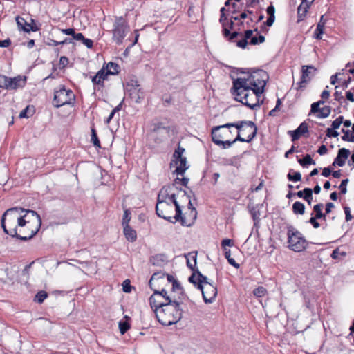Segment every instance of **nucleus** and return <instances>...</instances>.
Returning a JSON list of instances; mask_svg holds the SVG:
<instances>
[{
    "label": "nucleus",
    "mask_w": 354,
    "mask_h": 354,
    "mask_svg": "<svg viewBox=\"0 0 354 354\" xmlns=\"http://www.w3.org/2000/svg\"><path fill=\"white\" fill-rule=\"evenodd\" d=\"M199 290H201L203 298L206 304L212 303L217 295V289L216 286L211 283H206L205 286L199 288Z\"/></svg>",
    "instance_id": "obj_11"
},
{
    "label": "nucleus",
    "mask_w": 354,
    "mask_h": 354,
    "mask_svg": "<svg viewBox=\"0 0 354 354\" xmlns=\"http://www.w3.org/2000/svg\"><path fill=\"white\" fill-rule=\"evenodd\" d=\"M8 77L0 74V88L6 89Z\"/></svg>",
    "instance_id": "obj_51"
},
{
    "label": "nucleus",
    "mask_w": 354,
    "mask_h": 354,
    "mask_svg": "<svg viewBox=\"0 0 354 354\" xmlns=\"http://www.w3.org/2000/svg\"><path fill=\"white\" fill-rule=\"evenodd\" d=\"M124 234L126 239L131 242H133L137 239V234L136 230L131 228L129 225L124 227Z\"/></svg>",
    "instance_id": "obj_26"
},
{
    "label": "nucleus",
    "mask_w": 354,
    "mask_h": 354,
    "mask_svg": "<svg viewBox=\"0 0 354 354\" xmlns=\"http://www.w3.org/2000/svg\"><path fill=\"white\" fill-rule=\"evenodd\" d=\"M26 77H24V79L21 76H17L13 78L8 77L7 82V88L8 90H15L18 88L23 87L25 85Z\"/></svg>",
    "instance_id": "obj_15"
},
{
    "label": "nucleus",
    "mask_w": 354,
    "mask_h": 354,
    "mask_svg": "<svg viewBox=\"0 0 354 354\" xmlns=\"http://www.w3.org/2000/svg\"><path fill=\"white\" fill-rule=\"evenodd\" d=\"M292 212L295 214L303 215L305 213V205L299 201H296L292 205Z\"/></svg>",
    "instance_id": "obj_29"
},
{
    "label": "nucleus",
    "mask_w": 354,
    "mask_h": 354,
    "mask_svg": "<svg viewBox=\"0 0 354 354\" xmlns=\"http://www.w3.org/2000/svg\"><path fill=\"white\" fill-rule=\"evenodd\" d=\"M327 151L328 149L324 145H321L319 149L317 150V152L319 155H324L327 153Z\"/></svg>",
    "instance_id": "obj_64"
},
{
    "label": "nucleus",
    "mask_w": 354,
    "mask_h": 354,
    "mask_svg": "<svg viewBox=\"0 0 354 354\" xmlns=\"http://www.w3.org/2000/svg\"><path fill=\"white\" fill-rule=\"evenodd\" d=\"M331 108L329 106H326L320 109L319 115H317L319 118H326L330 114Z\"/></svg>",
    "instance_id": "obj_36"
},
{
    "label": "nucleus",
    "mask_w": 354,
    "mask_h": 354,
    "mask_svg": "<svg viewBox=\"0 0 354 354\" xmlns=\"http://www.w3.org/2000/svg\"><path fill=\"white\" fill-rule=\"evenodd\" d=\"M341 131L344 133V135L342 136V140L354 142L353 133H352L350 130H346L344 129H342Z\"/></svg>",
    "instance_id": "obj_32"
},
{
    "label": "nucleus",
    "mask_w": 354,
    "mask_h": 354,
    "mask_svg": "<svg viewBox=\"0 0 354 354\" xmlns=\"http://www.w3.org/2000/svg\"><path fill=\"white\" fill-rule=\"evenodd\" d=\"M298 162L304 167L308 165H315V162L309 154H306L302 159H299Z\"/></svg>",
    "instance_id": "obj_33"
},
{
    "label": "nucleus",
    "mask_w": 354,
    "mask_h": 354,
    "mask_svg": "<svg viewBox=\"0 0 354 354\" xmlns=\"http://www.w3.org/2000/svg\"><path fill=\"white\" fill-rule=\"evenodd\" d=\"M62 32L66 35L73 36L75 34V30L73 28L62 29Z\"/></svg>",
    "instance_id": "obj_63"
},
{
    "label": "nucleus",
    "mask_w": 354,
    "mask_h": 354,
    "mask_svg": "<svg viewBox=\"0 0 354 354\" xmlns=\"http://www.w3.org/2000/svg\"><path fill=\"white\" fill-rule=\"evenodd\" d=\"M292 169H290L287 175V178L288 179V180L293 182L300 181L301 179V174H300V172L297 171L294 172V174H292Z\"/></svg>",
    "instance_id": "obj_35"
},
{
    "label": "nucleus",
    "mask_w": 354,
    "mask_h": 354,
    "mask_svg": "<svg viewBox=\"0 0 354 354\" xmlns=\"http://www.w3.org/2000/svg\"><path fill=\"white\" fill-rule=\"evenodd\" d=\"M308 7V2H307L306 0H302V2L297 8L298 17L299 19L306 15Z\"/></svg>",
    "instance_id": "obj_28"
},
{
    "label": "nucleus",
    "mask_w": 354,
    "mask_h": 354,
    "mask_svg": "<svg viewBox=\"0 0 354 354\" xmlns=\"http://www.w3.org/2000/svg\"><path fill=\"white\" fill-rule=\"evenodd\" d=\"M316 68L313 66H302L301 77L299 82L297 83V89H303L315 75Z\"/></svg>",
    "instance_id": "obj_9"
},
{
    "label": "nucleus",
    "mask_w": 354,
    "mask_h": 354,
    "mask_svg": "<svg viewBox=\"0 0 354 354\" xmlns=\"http://www.w3.org/2000/svg\"><path fill=\"white\" fill-rule=\"evenodd\" d=\"M132 101L136 103H140L145 97L144 91L141 88H136L127 91Z\"/></svg>",
    "instance_id": "obj_20"
},
{
    "label": "nucleus",
    "mask_w": 354,
    "mask_h": 354,
    "mask_svg": "<svg viewBox=\"0 0 354 354\" xmlns=\"http://www.w3.org/2000/svg\"><path fill=\"white\" fill-rule=\"evenodd\" d=\"M174 296L169 295L165 289H162L160 291L154 290L149 297V304L155 315L156 314V309L165 307L167 304V301L171 299Z\"/></svg>",
    "instance_id": "obj_6"
},
{
    "label": "nucleus",
    "mask_w": 354,
    "mask_h": 354,
    "mask_svg": "<svg viewBox=\"0 0 354 354\" xmlns=\"http://www.w3.org/2000/svg\"><path fill=\"white\" fill-rule=\"evenodd\" d=\"M226 20H227V17L225 16V13H223V15H221L219 21L222 24V27H223L222 32H223V35L225 37H227L230 35V30L227 28V24L225 23Z\"/></svg>",
    "instance_id": "obj_31"
},
{
    "label": "nucleus",
    "mask_w": 354,
    "mask_h": 354,
    "mask_svg": "<svg viewBox=\"0 0 354 354\" xmlns=\"http://www.w3.org/2000/svg\"><path fill=\"white\" fill-rule=\"evenodd\" d=\"M47 296L48 294L45 291L41 290L37 293L35 300L37 301L39 304H41L47 297Z\"/></svg>",
    "instance_id": "obj_44"
},
{
    "label": "nucleus",
    "mask_w": 354,
    "mask_h": 354,
    "mask_svg": "<svg viewBox=\"0 0 354 354\" xmlns=\"http://www.w3.org/2000/svg\"><path fill=\"white\" fill-rule=\"evenodd\" d=\"M350 155V151L345 148L339 149L337 157L335 158L333 163V166L338 165L339 167H343L345 165L346 159Z\"/></svg>",
    "instance_id": "obj_16"
},
{
    "label": "nucleus",
    "mask_w": 354,
    "mask_h": 354,
    "mask_svg": "<svg viewBox=\"0 0 354 354\" xmlns=\"http://www.w3.org/2000/svg\"><path fill=\"white\" fill-rule=\"evenodd\" d=\"M266 11H267V13L269 15V17H275L274 16L275 9L272 5L269 6L267 8Z\"/></svg>",
    "instance_id": "obj_62"
},
{
    "label": "nucleus",
    "mask_w": 354,
    "mask_h": 354,
    "mask_svg": "<svg viewBox=\"0 0 354 354\" xmlns=\"http://www.w3.org/2000/svg\"><path fill=\"white\" fill-rule=\"evenodd\" d=\"M234 143V141H230V140H216L215 144L218 146H222L223 149L229 148Z\"/></svg>",
    "instance_id": "obj_40"
},
{
    "label": "nucleus",
    "mask_w": 354,
    "mask_h": 354,
    "mask_svg": "<svg viewBox=\"0 0 354 354\" xmlns=\"http://www.w3.org/2000/svg\"><path fill=\"white\" fill-rule=\"evenodd\" d=\"M130 328V325L127 322L120 321L119 322V328L121 334H124Z\"/></svg>",
    "instance_id": "obj_46"
},
{
    "label": "nucleus",
    "mask_w": 354,
    "mask_h": 354,
    "mask_svg": "<svg viewBox=\"0 0 354 354\" xmlns=\"http://www.w3.org/2000/svg\"><path fill=\"white\" fill-rule=\"evenodd\" d=\"M250 125L245 124V126L243 127V129L241 131L242 134L246 137L245 138L246 142H250L257 135V128L254 123L253 127L252 128V130H250Z\"/></svg>",
    "instance_id": "obj_19"
},
{
    "label": "nucleus",
    "mask_w": 354,
    "mask_h": 354,
    "mask_svg": "<svg viewBox=\"0 0 354 354\" xmlns=\"http://www.w3.org/2000/svg\"><path fill=\"white\" fill-rule=\"evenodd\" d=\"M82 43L84 44L87 48H91L93 47V41L90 39H86L84 37V39H82Z\"/></svg>",
    "instance_id": "obj_60"
},
{
    "label": "nucleus",
    "mask_w": 354,
    "mask_h": 354,
    "mask_svg": "<svg viewBox=\"0 0 354 354\" xmlns=\"http://www.w3.org/2000/svg\"><path fill=\"white\" fill-rule=\"evenodd\" d=\"M1 224L7 234L21 241H28L39 230L41 218L34 210L15 207L4 212Z\"/></svg>",
    "instance_id": "obj_1"
},
{
    "label": "nucleus",
    "mask_w": 354,
    "mask_h": 354,
    "mask_svg": "<svg viewBox=\"0 0 354 354\" xmlns=\"http://www.w3.org/2000/svg\"><path fill=\"white\" fill-rule=\"evenodd\" d=\"M91 141L95 147H100V142L97 138L95 129H91Z\"/></svg>",
    "instance_id": "obj_41"
},
{
    "label": "nucleus",
    "mask_w": 354,
    "mask_h": 354,
    "mask_svg": "<svg viewBox=\"0 0 354 354\" xmlns=\"http://www.w3.org/2000/svg\"><path fill=\"white\" fill-rule=\"evenodd\" d=\"M322 207L323 204L322 203H318L314 205L313 207V211L315 212L316 218H322V217L324 216V214L322 213Z\"/></svg>",
    "instance_id": "obj_37"
},
{
    "label": "nucleus",
    "mask_w": 354,
    "mask_h": 354,
    "mask_svg": "<svg viewBox=\"0 0 354 354\" xmlns=\"http://www.w3.org/2000/svg\"><path fill=\"white\" fill-rule=\"evenodd\" d=\"M183 154L179 153L178 151H174L173 154V158L174 160L170 163L171 167L174 166V163H175V161H178V160H180L181 158H183Z\"/></svg>",
    "instance_id": "obj_54"
},
{
    "label": "nucleus",
    "mask_w": 354,
    "mask_h": 354,
    "mask_svg": "<svg viewBox=\"0 0 354 354\" xmlns=\"http://www.w3.org/2000/svg\"><path fill=\"white\" fill-rule=\"evenodd\" d=\"M75 99L73 92L70 89H66L64 86H59L54 91V97L53 100V105L57 107H61L66 104L73 103Z\"/></svg>",
    "instance_id": "obj_5"
},
{
    "label": "nucleus",
    "mask_w": 354,
    "mask_h": 354,
    "mask_svg": "<svg viewBox=\"0 0 354 354\" xmlns=\"http://www.w3.org/2000/svg\"><path fill=\"white\" fill-rule=\"evenodd\" d=\"M266 289L263 286H259L253 290V294L257 297H261L266 293Z\"/></svg>",
    "instance_id": "obj_42"
},
{
    "label": "nucleus",
    "mask_w": 354,
    "mask_h": 354,
    "mask_svg": "<svg viewBox=\"0 0 354 354\" xmlns=\"http://www.w3.org/2000/svg\"><path fill=\"white\" fill-rule=\"evenodd\" d=\"M233 245V241L231 239H225L221 242V247L223 250H227V246L231 247Z\"/></svg>",
    "instance_id": "obj_55"
},
{
    "label": "nucleus",
    "mask_w": 354,
    "mask_h": 354,
    "mask_svg": "<svg viewBox=\"0 0 354 354\" xmlns=\"http://www.w3.org/2000/svg\"><path fill=\"white\" fill-rule=\"evenodd\" d=\"M97 73H102V75H100V80L102 86H104V81L107 79V77L109 75L111 74L108 73V71H106L105 69V66H103V67Z\"/></svg>",
    "instance_id": "obj_45"
},
{
    "label": "nucleus",
    "mask_w": 354,
    "mask_h": 354,
    "mask_svg": "<svg viewBox=\"0 0 354 354\" xmlns=\"http://www.w3.org/2000/svg\"><path fill=\"white\" fill-rule=\"evenodd\" d=\"M348 183V179H344L341 182L340 185L339 186V188L341 191V193L344 194L347 192L346 185Z\"/></svg>",
    "instance_id": "obj_52"
},
{
    "label": "nucleus",
    "mask_w": 354,
    "mask_h": 354,
    "mask_svg": "<svg viewBox=\"0 0 354 354\" xmlns=\"http://www.w3.org/2000/svg\"><path fill=\"white\" fill-rule=\"evenodd\" d=\"M343 116H339L337 118H336L334 121H333L331 124V128L333 129H337L339 128L340 125L343 122Z\"/></svg>",
    "instance_id": "obj_49"
},
{
    "label": "nucleus",
    "mask_w": 354,
    "mask_h": 354,
    "mask_svg": "<svg viewBox=\"0 0 354 354\" xmlns=\"http://www.w3.org/2000/svg\"><path fill=\"white\" fill-rule=\"evenodd\" d=\"M253 32L254 31L252 30H245L243 35V38L236 42V46L243 49L245 48L247 45L250 44L248 40L250 39V41L252 37H255L253 35Z\"/></svg>",
    "instance_id": "obj_21"
},
{
    "label": "nucleus",
    "mask_w": 354,
    "mask_h": 354,
    "mask_svg": "<svg viewBox=\"0 0 354 354\" xmlns=\"http://www.w3.org/2000/svg\"><path fill=\"white\" fill-rule=\"evenodd\" d=\"M228 128L227 127H223V125L216 126L212 128V141L215 143L216 140H223V139L227 138L231 133V131L230 130H224L220 131L221 129Z\"/></svg>",
    "instance_id": "obj_12"
},
{
    "label": "nucleus",
    "mask_w": 354,
    "mask_h": 354,
    "mask_svg": "<svg viewBox=\"0 0 354 354\" xmlns=\"http://www.w3.org/2000/svg\"><path fill=\"white\" fill-rule=\"evenodd\" d=\"M189 281L196 286L198 289L205 286L206 283H210L207 281V277L203 275L198 270L189 277Z\"/></svg>",
    "instance_id": "obj_14"
},
{
    "label": "nucleus",
    "mask_w": 354,
    "mask_h": 354,
    "mask_svg": "<svg viewBox=\"0 0 354 354\" xmlns=\"http://www.w3.org/2000/svg\"><path fill=\"white\" fill-rule=\"evenodd\" d=\"M241 30V28H239L238 30H236L234 32H233L232 33H230V35L227 37H228V39L230 41H233L235 38H236L238 36H242V33L240 32L239 31Z\"/></svg>",
    "instance_id": "obj_53"
},
{
    "label": "nucleus",
    "mask_w": 354,
    "mask_h": 354,
    "mask_svg": "<svg viewBox=\"0 0 354 354\" xmlns=\"http://www.w3.org/2000/svg\"><path fill=\"white\" fill-rule=\"evenodd\" d=\"M175 207L169 201H157L156 206V214L172 223L176 222V221H173L174 216H172Z\"/></svg>",
    "instance_id": "obj_7"
},
{
    "label": "nucleus",
    "mask_w": 354,
    "mask_h": 354,
    "mask_svg": "<svg viewBox=\"0 0 354 354\" xmlns=\"http://www.w3.org/2000/svg\"><path fill=\"white\" fill-rule=\"evenodd\" d=\"M128 31L129 27L124 19L122 17L117 18L113 30V39L118 44H122Z\"/></svg>",
    "instance_id": "obj_8"
},
{
    "label": "nucleus",
    "mask_w": 354,
    "mask_h": 354,
    "mask_svg": "<svg viewBox=\"0 0 354 354\" xmlns=\"http://www.w3.org/2000/svg\"><path fill=\"white\" fill-rule=\"evenodd\" d=\"M320 109L319 106V103H313L311 104V109H310V112L312 113H319V111H320Z\"/></svg>",
    "instance_id": "obj_59"
},
{
    "label": "nucleus",
    "mask_w": 354,
    "mask_h": 354,
    "mask_svg": "<svg viewBox=\"0 0 354 354\" xmlns=\"http://www.w3.org/2000/svg\"><path fill=\"white\" fill-rule=\"evenodd\" d=\"M16 22L19 30H22L24 32H29L30 31L36 32L38 30L37 27H31L30 28H26V24H27L26 21L20 17H17L16 18Z\"/></svg>",
    "instance_id": "obj_24"
},
{
    "label": "nucleus",
    "mask_w": 354,
    "mask_h": 354,
    "mask_svg": "<svg viewBox=\"0 0 354 354\" xmlns=\"http://www.w3.org/2000/svg\"><path fill=\"white\" fill-rule=\"evenodd\" d=\"M265 37L263 35H259L258 37L255 36L252 37V39L249 41L251 45H257L259 44H262L265 41Z\"/></svg>",
    "instance_id": "obj_43"
},
{
    "label": "nucleus",
    "mask_w": 354,
    "mask_h": 354,
    "mask_svg": "<svg viewBox=\"0 0 354 354\" xmlns=\"http://www.w3.org/2000/svg\"><path fill=\"white\" fill-rule=\"evenodd\" d=\"M167 302V304L165 307L156 309V317L161 324L171 326L177 323L182 318L183 309L180 305L183 301L180 297L177 299L174 295Z\"/></svg>",
    "instance_id": "obj_3"
},
{
    "label": "nucleus",
    "mask_w": 354,
    "mask_h": 354,
    "mask_svg": "<svg viewBox=\"0 0 354 354\" xmlns=\"http://www.w3.org/2000/svg\"><path fill=\"white\" fill-rule=\"evenodd\" d=\"M187 258V266L189 267L193 272H195V266L196 265L197 252H189L185 256Z\"/></svg>",
    "instance_id": "obj_25"
},
{
    "label": "nucleus",
    "mask_w": 354,
    "mask_h": 354,
    "mask_svg": "<svg viewBox=\"0 0 354 354\" xmlns=\"http://www.w3.org/2000/svg\"><path fill=\"white\" fill-rule=\"evenodd\" d=\"M268 78L266 71L253 70L247 78H237L233 81L232 93L236 101L256 110L260 107L259 97L264 91Z\"/></svg>",
    "instance_id": "obj_2"
},
{
    "label": "nucleus",
    "mask_w": 354,
    "mask_h": 354,
    "mask_svg": "<svg viewBox=\"0 0 354 354\" xmlns=\"http://www.w3.org/2000/svg\"><path fill=\"white\" fill-rule=\"evenodd\" d=\"M174 166H176V169L174 171L175 173L178 175H183L185 171L188 169L186 158L184 157L178 161H175Z\"/></svg>",
    "instance_id": "obj_22"
},
{
    "label": "nucleus",
    "mask_w": 354,
    "mask_h": 354,
    "mask_svg": "<svg viewBox=\"0 0 354 354\" xmlns=\"http://www.w3.org/2000/svg\"><path fill=\"white\" fill-rule=\"evenodd\" d=\"M176 291H178L180 294L183 295V288L180 286V284L176 280H174L172 282V292L170 295H173V293Z\"/></svg>",
    "instance_id": "obj_48"
},
{
    "label": "nucleus",
    "mask_w": 354,
    "mask_h": 354,
    "mask_svg": "<svg viewBox=\"0 0 354 354\" xmlns=\"http://www.w3.org/2000/svg\"><path fill=\"white\" fill-rule=\"evenodd\" d=\"M326 136L328 138H337L339 133L333 128H328L326 131Z\"/></svg>",
    "instance_id": "obj_50"
},
{
    "label": "nucleus",
    "mask_w": 354,
    "mask_h": 354,
    "mask_svg": "<svg viewBox=\"0 0 354 354\" xmlns=\"http://www.w3.org/2000/svg\"><path fill=\"white\" fill-rule=\"evenodd\" d=\"M105 69L108 71V73L116 75L119 73L120 66L118 64L110 62L106 65Z\"/></svg>",
    "instance_id": "obj_30"
},
{
    "label": "nucleus",
    "mask_w": 354,
    "mask_h": 354,
    "mask_svg": "<svg viewBox=\"0 0 354 354\" xmlns=\"http://www.w3.org/2000/svg\"><path fill=\"white\" fill-rule=\"evenodd\" d=\"M308 131V125L306 122H302L295 131H289L288 134L291 136L292 140H297L300 136Z\"/></svg>",
    "instance_id": "obj_18"
},
{
    "label": "nucleus",
    "mask_w": 354,
    "mask_h": 354,
    "mask_svg": "<svg viewBox=\"0 0 354 354\" xmlns=\"http://www.w3.org/2000/svg\"><path fill=\"white\" fill-rule=\"evenodd\" d=\"M138 87H140L138 82L136 80L131 79L127 84V91H129L130 89L132 90Z\"/></svg>",
    "instance_id": "obj_47"
},
{
    "label": "nucleus",
    "mask_w": 354,
    "mask_h": 354,
    "mask_svg": "<svg viewBox=\"0 0 354 354\" xmlns=\"http://www.w3.org/2000/svg\"><path fill=\"white\" fill-rule=\"evenodd\" d=\"M101 75H102V73H97L96 75L92 77V82L94 84H97V85L102 86L101 80H100Z\"/></svg>",
    "instance_id": "obj_57"
},
{
    "label": "nucleus",
    "mask_w": 354,
    "mask_h": 354,
    "mask_svg": "<svg viewBox=\"0 0 354 354\" xmlns=\"http://www.w3.org/2000/svg\"><path fill=\"white\" fill-rule=\"evenodd\" d=\"M174 189L175 185L174 184L163 186L158 193L157 201H168L169 194L172 193Z\"/></svg>",
    "instance_id": "obj_17"
},
{
    "label": "nucleus",
    "mask_w": 354,
    "mask_h": 354,
    "mask_svg": "<svg viewBox=\"0 0 354 354\" xmlns=\"http://www.w3.org/2000/svg\"><path fill=\"white\" fill-rule=\"evenodd\" d=\"M304 199L308 203L309 205H311L312 201H313V189L310 188H304Z\"/></svg>",
    "instance_id": "obj_34"
},
{
    "label": "nucleus",
    "mask_w": 354,
    "mask_h": 354,
    "mask_svg": "<svg viewBox=\"0 0 354 354\" xmlns=\"http://www.w3.org/2000/svg\"><path fill=\"white\" fill-rule=\"evenodd\" d=\"M288 248L294 252H301L306 249L308 243L302 234L292 227L287 232Z\"/></svg>",
    "instance_id": "obj_4"
},
{
    "label": "nucleus",
    "mask_w": 354,
    "mask_h": 354,
    "mask_svg": "<svg viewBox=\"0 0 354 354\" xmlns=\"http://www.w3.org/2000/svg\"><path fill=\"white\" fill-rule=\"evenodd\" d=\"M344 210L346 214V221H349L352 219V216L351 214V209L350 207L346 206L344 207Z\"/></svg>",
    "instance_id": "obj_58"
},
{
    "label": "nucleus",
    "mask_w": 354,
    "mask_h": 354,
    "mask_svg": "<svg viewBox=\"0 0 354 354\" xmlns=\"http://www.w3.org/2000/svg\"><path fill=\"white\" fill-rule=\"evenodd\" d=\"M122 289L124 292H130L131 290V286L129 280H125L122 283Z\"/></svg>",
    "instance_id": "obj_56"
},
{
    "label": "nucleus",
    "mask_w": 354,
    "mask_h": 354,
    "mask_svg": "<svg viewBox=\"0 0 354 354\" xmlns=\"http://www.w3.org/2000/svg\"><path fill=\"white\" fill-rule=\"evenodd\" d=\"M189 281L196 286L198 289L205 286L206 283H210L207 281V277L203 275L198 270L189 277Z\"/></svg>",
    "instance_id": "obj_13"
},
{
    "label": "nucleus",
    "mask_w": 354,
    "mask_h": 354,
    "mask_svg": "<svg viewBox=\"0 0 354 354\" xmlns=\"http://www.w3.org/2000/svg\"><path fill=\"white\" fill-rule=\"evenodd\" d=\"M169 196H170L167 201L175 207L176 214L174 216V220L176 221H180L181 225L183 226H191L193 224V222L188 223L185 217L183 216L181 207L176 200V194L174 191L171 194H169Z\"/></svg>",
    "instance_id": "obj_10"
},
{
    "label": "nucleus",
    "mask_w": 354,
    "mask_h": 354,
    "mask_svg": "<svg viewBox=\"0 0 354 354\" xmlns=\"http://www.w3.org/2000/svg\"><path fill=\"white\" fill-rule=\"evenodd\" d=\"M131 220V213L128 209H125L124 212L123 217H122V225L124 227L127 225H129V223Z\"/></svg>",
    "instance_id": "obj_38"
},
{
    "label": "nucleus",
    "mask_w": 354,
    "mask_h": 354,
    "mask_svg": "<svg viewBox=\"0 0 354 354\" xmlns=\"http://www.w3.org/2000/svg\"><path fill=\"white\" fill-rule=\"evenodd\" d=\"M326 24L324 15H322L319 23L317 24L316 30L315 31V37L317 39H322V35L324 32V29Z\"/></svg>",
    "instance_id": "obj_27"
},
{
    "label": "nucleus",
    "mask_w": 354,
    "mask_h": 354,
    "mask_svg": "<svg viewBox=\"0 0 354 354\" xmlns=\"http://www.w3.org/2000/svg\"><path fill=\"white\" fill-rule=\"evenodd\" d=\"M245 124H249L250 127V130H252V128L254 126V122L252 121L248 120H242L233 123H226L223 124V127H227L228 128L236 127L239 130V132H241Z\"/></svg>",
    "instance_id": "obj_23"
},
{
    "label": "nucleus",
    "mask_w": 354,
    "mask_h": 354,
    "mask_svg": "<svg viewBox=\"0 0 354 354\" xmlns=\"http://www.w3.org/2000/svg\"><path fill=\"white\" fill-rule=\"evenodd\" d=\"M165 277V274L164 273H162V272H156L154 273L150 280H149V284L151 287V289H153V281H155V280H157V279H164Z\"/></svg>",
    "instance_id": "obj_39"
},
{
    "label": "nucleus",
    "mask_w": 354,
    "mask_h": 354,
    "mask_svg": "<svg viewBox=\"0 0 354 354\" xmlns=\"http://www.w3.org/2000/svg\"><path fill=\"white\" fill-rule=\"evenodd\" d=\"M317 218L316 216L311 217L308 222L315 227L318 228L319 227V223L317 221Z\"/></svg>",
    "instance_id": "obj_61"
}]
</instances>
